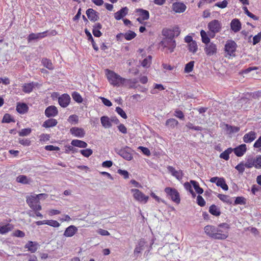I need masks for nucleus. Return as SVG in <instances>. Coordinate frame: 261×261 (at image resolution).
I'll return each instance as SVG.
<instances>
[{
  "mask_svg": "<svg viewBox=\"0 0 261 261\" xmlns=\"http://www.w3.org/2000/svg\"><path fill=\"white\" fill-rule=\"evenodd\" d=\"M230 225L226 223H222L217 226L207 225L204 227L206 234L212 239L218 240H226L229 236Z\"/></svg>",
  "mask_w": 261,
  "mask_h": 261,
  "instance_id": "f257e3e1",
  "label": "nucleus"
},
{
  "mask_svg": "<svg viewBox=\"0 0 261 261\" xmlns=\"http://www.w3.org/2000/svg\"><path fill=\"white\" fill-rule=\"evenodd\" d=\"M106 74L109 83L114 86H119L120 85L124 84L126 82L132 83L131 80L122 77L114 71L108 69L106 70Z\"/></svg>",
  "mask_w": 261,
  "mask_h": 261,
  "instance_id": "f03ea898",
  "label": "nucleus"
},
{
  "mask_svg": "<svg viewBox=\"0 0 261 261\" xmlns=\"http://www.w3.org/2000/svg\"><path fill=\"white\" fill-rule=\"evenodd\" d=\"M43 196H46V195L45 194H39L36 196L31 195L27 197L26 202L34 212L39 211L42 208L39 199Z\"/></svg>",
  "mask_w": 261,
  "mask_h": 261,
  "instance_id": "7ed1b4c3",
  "label": "nucleus"
},
{
  "mask_svg": "<svg viewBox=\"0 0 261 261\" xmlns=\"http://www.w3.org/2000/svg\"><path fill=\"white\" fill-rule=\"evenodd\" d=\"M237 43L232 40H228L224 46V51L226 57L229 58L236 56V51L237 48Z\"/></svg>",
  "mask_w": 261,
  "mask_h": 261,
  "instance_id": "20e7f679",
  "label": "nucleus"
},
{
  "mask_svg": "<svg viewBox=\"0 0 261 261\" xmlns=\"http://www.w3.org/2000/svg\"><path fill=\"white\" fill-rule=\"evenodd\" d=\"M180 33V31L177 26L172 29L165 28L162 30V35L165 37V39H174V38L178 36Z\"/></svg>",
  "mask_w": 261,
  "mask_h": 261,
  "instance_id": "39448f33",
  "label": "nucleus"
},
{
  "mask_svg": "<svg viewBox=\"0 0 261 261\" xmlns=\"http://www.w3.org/2000/svg\"><path fill=\"white\" fill-rule=\"evenodd\" d=\"M164 191L167 195L170 197L172 201L177 204L180 203V195L176 189L171 187H166Z\"/></svg>",
  "mask_w": 261,
  "mask_h": 261,
  "instance_id": "423d86ee",
  "label": "nucleus"
},
{
  "mask_svg": "<svg viewBox=\"0 0 261 261\" xmlns=\"http://www.w3.org/2000/svg\"><path fill=\"white\" fill-rule=\"evenodd\" d=\"M210 35L213 34L214 37L216 33L220 32L222 29V24L218 20L214 19L211 21L207 24Z\"/></svg>",
  "mask_w": 261,
  "mask_h": 261,
  "instance_id": "0eeeda50",
  "label": "nucleus"
},
{
  "mask_svg": "<svg viewBox=\"0 0 261 261\" xmlns=\"http://www.w3.org/2000/svg\"><path fill=\"white\" fill-rule=\"evenodd\" d=\"M130 191L133 193L134 199L136 201L144 204L147 203L149 199V197L148 196H146L141 191L137 189H132Z\"/></svg>",
  "mask_w": 261,
  "mask_h": 261,
  "instance_id": "6e6552de",
  "label": "nucleus"
},
{
  "mask_svg": "<svg viewBox=\"0 0 261 261\" xmlns=\"http://www.w3.org/2000/svg\"><path fill=\"white\" fill-rule=\"evenodd\" d=\"M135 12L139 15V17L137 19V20L140 23H143L144 21L148 20L149 18V12L147 10L139 8L137 9Z\"/></svg>",
  "mask_w": 261,
  "mask_h": 261,
  "instance_id": "1a4fd4ad",
  "label": "nucleus"
},
{
  "mask_svg": "<svg viewBox=\"0 0 261 261\" xmlns=\"http://www.w3.org/2000/svg\"><path fill=\"white\" fill-rule=\"evenodd\" d=\"M164 48H166L170 53L173 52L176 47V42L174 39H164L161 42Z\"/></svg>",
  "mask_w": 261,
  "mask_h": 261,
  "instance_id": "9d476101",
  "label": "nucleus"
},
{
  "mask_svg": "<svg viewBox=\"0 0 261 261\" xmlns=\"http://www.w3.org/2000/svg\"><path fill=\"white\" fill-rule=\"evenodd\" d=\"M71 98L68 94H63L58 97V102L62 108H66L70 103Z\"/></svg>",
  "mask_w": 261,
  "mask_h": 261,
  "instance_id": "9b49d317",
  "label": "nucleus"
},
{
  "mask_svg": "<svg viewBox=\"0 0 261 261\" xmlns=\"http://www.w3.org/2000/svg\"><path fill=\"white\" fill-rule=\"evenodd\" d=\"M204 51L207 56H212L217 52V46L214 43H209L205 45Z\"/></svg>",
  "mask_w": 261,
  "mask_h": 261,
  "instance_id": "f8f14e48",
  "label": "nucleus"
},
{
  "mask_svg": "<svg viewBox=\"0 0 261 261\" xmlns=\"http://www.w3.org/2000/svg\"><path fill=\"white\" fill-rule=\"evenodd\" d=\"M71 134L74 137L83 138L85 135V131L83 128L72 127L70 129Z\"/></svg>",
  "mask_w": 261,
  "mask_h": 261,
  "instance_id": "ddd939ff",
  "label": "nucleus"
},
{
  "mask_svg": "<svg viewBox=\"0 0 261 261\" xmlns=\"http://www.w3.org/2000/svg\"><path fill=\"white\" fill-rule=\"evenodd\" d=\"M186 6L180 2H175L172 4V9L175 13H181L185 11Z\"/></svg>",
  "mask_w": 261,
  "mask_h": 261,
  "instance_id": "4468645a",
  "label": "nucleus"
},
{
  "mask_svg": "<svg viewBox=\"0 0 261 261\" xmlns=\"http://www.w3.org/2000/svg\"><path fill=\"white\" fill-rule=\"evenodd\" d=\"M86 13L88 18L91 21L95 22L99 19L98 13L92 8L87 9Z\"/></svg>",
  "mask_w": 261,
  "mask_h": 261,
  "instance_id": "2eb2a0df",
  "label": "nucleus"
},
{
  "mask_svg": "<svg viewBox=\"0 0 261 261\" xmlns=\"http://www.w3.org/2000/svg\"><path fill=\"white\" fill-rule=\"evenodd\" d=\"M58 114V110L55 106H50L45 110V115L47 117H55Z\"/></svg>",
  "mask_w": 261,
  "mask_h": 261,
  "instance_id": "dca6fc26",
  "label": "nucleus"
},
{
  "mask_svg": "<svg viewBox=\"0 0 261 261\" xmlns=\"http://www.w3.org/2000/svg\"><path fill=\"white\" fill-rule=\"evenodd\" d=\"M234 154L238 157L242 156L247 151L246 145L245 144H241L232 149Z\"/></svg>",
  "mask_w": 261,
  "mask_h": 261,
  "instance_id": "f3484780",
  "label": "nucleus"
},
{
  "mask_svg": "<svg viewBox=\"0 0 261 261\" xmlns=\"http://www.w3.org/2000/svg\"><path fill=\"white\" fill-rule=\"evenodd\" d=\"M130 148L128 147H126L123 149H121L119 150V154L124 159L127 161H130L133 159V155L129 151Z\"/></svg>",
  "mask_w": 261,
  "mask_h": 261,
  "instance_id": "a211bd4d",
  "label": "nucleus"
},
{
  "mask_svg": "<svg viewBox=\"0 0 261 261\" xmlns=\"http://www.w3.org/2000/svg\"><path fill=\"white\" fill-rule=\"evenodd\" d=\"M128 12V9L127 7L121 8L120 10L114 13V18L116 20H119L125 17Z\"/></svg>",
  "mask_w": 261,
  "mask_h": 261,
  "instance_id": "6ab92c4d",
  "label": "nucleus"
},
{
  "mask_svg": "<svg viewBox=\"0 0 261 261\" xmlns=\"http://www.w3.org/2000/svg\"><path fill=\"white\" fill-rule=\"evenodd\" d=\"M39 245L36 242L29 241L24 246V248L27 249L31 253H35L38 249Z\"/></svg>",
  "mask_w": 261,
  "mask_h": 261,
  "instance_id": "aec40b11",
  "label": "nucleus"
},
{
  "mask_svg": "<svg viewBox=\"0 0 261 261\" xmlns=\"http://www.w3.org/2000/svg\"><path fill=\"white\" fill-rule=\"evenodd\" d=\"M241 23L238 19L235 18L231 20L230 22V28L234 32H238L241 30Z\"/></svg>",
  "mask_w": 261,
  "mask_h": 261,
  "instance_id": "412c9836",
  "label": "nucleus"
},
{
  "mask_svg": "<svg viewBox=\"0 0 261 261\" xmlns=\"http://www.w3.org/2000/svg\"><path fill=\"white\" fill-rule=\"evenodd\" d=\"M256 136V134L255 132L250 131L244 136L243 141L247 143H251L255 139Z\"/></svg>",
  "mask_w": 261,
  "mask_h": 261,
  "instance_id": "4be33fe9",
  "label": "nucleus"
},
{
  "mask_svg": "<svg viewBox=\"0 0 261 261\" xmlns=\"http://www.w3.org/2000/svg\"><path fill=\"white\" fill-rule=\"evenodd\" d=\"M77 231V228L74 225H70L66 228L64 236L66 237H72Z\"/></svg>",
  "mask_w": 261,
  "mask_h": 261,
  "instance_id": "5701e85b",
  "label": "nucleus"
},
{
  "mask_svg": "<svg viewBox=\"0 0 261 261\" xmlns=\"http://www.w3.org/2000/svg\"><path fill=\"white\" fill-rule=\"evenodd\" d=\"M37 83L34 82L25 83L22 86V91L25 93H30L32 92L33 89L35 86H37Z\"/></svg>",
  "mask_w": 261,
  "mask_h": 261,
  "instance_id": "b1692460",
  "label": "nucleus"
},
{
  "mask_svg": "<svg viewBox=\"0 0 261 261\" xmlns=\"http://www.w3.org/2000/svg\"><path fill=\"white\" fill-rule=\"evenodd\" d=\"M28 109V106L25 103H18L16 106V110L20 114L27 113Z\"/></svg>",
  "mask_w": 261,
  "mask_h": 261,
  "instance_id": "393cba45",
  "label": "nucleus"
},
{
  "mask_svg": "<svg viewBox=\"0 0 261 261\" xmlns=\"http://www.w3.org/2000/svg\"><path fill=\"white\" fill-rule=\"evenodd\" d=\"M58 123V122L55 119H48L45 121L42 125V126L45 128H49L56 126Z\"/></svg>",
  "mask_w": 261,
  "mask_h": 261,
  "instance_id": "a878e982",
  "label": "nucleus"
},
{
  "mask_svg": "<svg viewBox=\"0 0 261 261\" xmlns=\"http://www.w3.org/2000/svg\"><path fill=\"white\" fill-rule=\"evenodd\" d=\"M71 144L73 146L80 148H86L88 145L87 143L85 141L77 139L73 140L71 142Z\"/></svg>",
  "mask_w": 261,
  "mask_h": 261,
  "instance_id": "bb28decb",
  "label": "nucleus"
},
{
  "mask_svg": "<svg viewBox=\"0 0 261 261\" xmlns=\"http://www.w3.org/2000/svg\"><path fill=\"white\" fill-rule=\"evenodd\" d=\"M13 225L8 223L4 226H0V233L4 234L11 231L13 229Z\"/></svg>",
  "mask_w": 261,
  "mask_h": 261,
  "instance_id": "cd10ccee",
  "label": "nucleus"
},
{
  "mask_svg": "<svg viewBox=\"0 0 261 261\" xmlns=\"http://www.w3.org/2000/svg\"><path fill=\"white\" fill-rule=\"evenodd\" d=\"M209 212L215 216H219L221 214L220 208L215 204H212L210 206Z\"/></svg>",
  "mask_w": 261,
  "mask_h": 261,
  "instance_id": "c85d7f7f",
  "label": "nucleus"
},
{
  "mask_svg": "<svg viewBox=\"0 0 261 261\" xmlns=\"http://www.w3.org/2000/svg\"><path fill=\"white\" fill-rule=\"evenodd\" d=\"M224 125L225 126V130L228 134L237 133L240 129L238 126H231L228 124H225Z\"/></svg>",
  "mask_w": 261,
  "mask_h": 261,
  "instance_id": "c756f323",
  "label": "nucleus"
},
{
  "mask_svg": "<svg viewBox=\"0 0 261 261\" xmlns=\"http://www.w3.org/2000/svg\"><path fill=\"white\" fill-rule=\"evenodd\" d=\"M100 120L102 125L105 128H110L112 126L111 120L108 116H102Z\"/></svg>",
  "mask_w": 261,
  "mask_h": 261,
  "instance_id": "7c9ffc66",
  "label": "nucleus"
},
{
  "mask_svg": "<svg viewBox=\"0 0 261 261\" xmlns=\"http://www.w3.org/2000/svg\"><path fill=\"white\" fill-rule=\"evenodd\" d=\"M233 151L232 148L229 147L224 151L220 154V158L226 161H228L229 159V154Z\"/></svg>",
  "mask_w": 261,
  "mask_h": 261,
  "instance_id": "2f4dec72",
  "label": "nucleus"
},
{
  "mask_svg": "<svg viewBox=\"0 0 261 261\" xmlns=\"http://www.w3.org/2000/svg\"><path fill=\"white\" fill-rule=\"evenodd\" d=\"M165 124L170 128H174L178 124V122L174 118H170L166 120Z\"/></svg>",
  "mask_w": 261,
  "mask_h": 261,
  "instance_id": "473e14b6",
  "label": "nucleus"
},
{
  "mask_svg": "<svg viewBox=\"0 0 261 261\" xmlns=\"http://www.w3.org/2000/svg\"><path fill=\"white\" fill-rule=\"evenodd\" d=\"M216 185L221 187L224 190L227 191L228 189V187L224 178H220L216 182Z\"/></svg>",
  "mask_w": 261,
  "mask_h": 261,
  "instance_id": "72a5a7b5",
  "label": "nucleus"
},
{
  "mask_svg": "<svg viewBox=\"0 0 261 261\" xmlns=\"http://www.w3.org/2000/svg\"><path fill=\"white\" fill-rule=\"evenodd\" d=\"M200 36L201 37L202 42L203 43L207 44L210 43V39L208 37L206 32L205 31H204L203 30H201Z\"/></svg>",
  "mask_w": 261,
  "mask_h": 261,
  "instance_id": "f704fd0d",
  "label": "nucleus"
},
{
  "mask_svg": "<svg viewBox=\"0 0 261 261\" xmlns=\"http://www.w3.org/2000/svg\"><path fill=\"white\" fill-rule=\"evenodd\" d=\"M190 183H191L192 185L193 186V188L198 194H201L203 193V190L200 187L197 181L191 180H190Z\"/></svg>",
  "mask_w": 261,
  "mask_h": 261,
  "instance_id": "c9c22d12",
  "label": "nucleus"
},
{
  "mask_svg": "<svg viewBox=\"0 0 261 261\" xmlns=\"http://www.w3.org/2000/svg\"><path fill=\"white\" fill-rule=\"evenodd\" d=\"M42 63L44 67L49 70H53L54 68L51 61L47 58L42 59Z\"/></svg>",
  "mask_w": 261,
  "mask_h": 261,
  "instance_id": "e433bc0d",
  "label": "nucleus"
},
{
  "mask_svg": "<svg viewBox=\"0 0 261 261\" xmlns=\"http://www.w3.org/2000/svg\"><path fill=\"white\" fill-rule=\"evenodd\" d=\"M195 62L194 61H191L189 63L186 64L184 72L185 73H190L193 70Z\"/></svg>",
  "mask_w": 261,
  "mask_h": 261,
  "instance_id": "4c0bfd02",
  "label": "nucleus"
},
{
  "mask_svg": "<svg viewBox=\"0 0 261 261\" xmlns=\"http://www.w3.org/2000/svg\"><path fill=\"white\" fill-rule=\"evenodd\" d=\"M16 181L22 184H30V179L28 178L27 176L23 175H20L16 178Z\"/></svg>",
  "mask_w": 261,
  "mask_h": 261,
  "instance_id": "58836bf2",
  "label": "nucleus"
},
{
  "mask_svg": "<svg viewBox=\"0 0 261 261\" xmlns=\"http://www.w3.org/2000/svg\"><path fill=\"white\" fill-rule=\"evenodd\" d=\"M152 57L148 56L145 59H144L141 62V65L143 67L148 68L150 67L151 63Z\"/></svg>",
  "mask_w": 261,
  "mask_h": 261,
  "instance_id": "ea45409f",
  "label": "nucleus"
},
{
  "mask_svg": "<svg viewBox=\"0 0 261 261\" xmlns=\"http://www.w3.org/2000/svg\"><path fill=\"white\" fill-rule=\"evenodd\" d=\"M217 197L223 202H225L227 204H231V201L229 197V196L222 194H218L217 195Z\"/></svg>",
  "mask_w": 261,
  "mask_h": 261,
  "instance_id": "a19ab883",
  "label": "nucleus"
},
{
  "mask_svg": "<svg viewBox=\"0 0 261 261\" xmlns=\"http://www.w3.org/2000/svg\"><path fill=\"white\" fill-rule=\"evenodd\" d=\"M136 36V34L132 31H129L124 34V37L126 40H131L135 38Z\"/></svg>",
  "mask_w": 261,
  "mask_h": 261,
  "instance_id": "79ce46f5",
  "label": "nucleus"
},
{
  "mask_svg": "<svg viewBox=\"0 0 261 261\" xmlns=\"http://www.w3.org/2000/svg\"><path fill=\"white\" fill-rule=\"evenodd\" d=\"M41 39L40 33H31L28 37V40L30 42L32 40Z\"/></svg>",
  "mask_w": 261,
  "mask_h": 261,
  "instance_id": "37998d69",
  "label": "nucleus"
},
{
  "mask_svg": "<svg viewBox=\"0 0 261 261\" xmlns=\"http://www.w3.org/2000/svg\"><path fill=\"white\" fill-rule=\"evenodd\" d=\"M72 97L74 101L78 103H82L83 101L81 95L77 92H74L72 94Z\"/></svg>",
  "mask_w": 261,
  "mask_h": 261,
  "instance_id": "c03bdc74",
  "label": "nucleus"
},
{
  "mask_svg": "<svg viewBox=\"0 0 261 261\" xmlns=\"http://www.w3.org/2000/svg\"><path fill=\"white\" fill-rule=\"evenodd\" d=\"M191 185L192 184H191V183H190V182H185L184 186V188L192 194L193 197H195L196 196V194L194 193V192L193 191V190H192Z\"/></svg>",
  "mask_w": 261,
  "mask_h": 261,
  "instance_id": "a18cd8bd",
  "label": "nucleus"
},
{
  "mask_svg": "<svg viewBox=\"0 0 261 261\" xmlns=\"http://www.w3.org/2000/svg\"><path fill=\"white\" fill-rule=\"evenodd\" d=\"M188 47L189 51L193 53H196L197 50V45L195 41L189 44Z\"/></svg>",
  "mask_w": 261,
  "mask_h": 261,
  "instance_id": "49530a36",
  "label": "nucleus"
},
{
  "mask_svg": "<svg viewBox=\"0 0 261 261\" xmlns=\"http://www.w3.org/2000/svg\"><path fill=\"white\" fill-rule=\"evenodd\" d=\"M254 167L256 169H261V155H257L253 159Z\"/></svg>",
  "mask_w": 261,
  "mask_h": 261,
  "instance_id": "de8ad7c7",
  "label": "nucleus"
},
{
  "mask_svg": "<svg viewBox=\"0 0 261 261\" xmlns=\"http://www.w3.org/2000/svg\"><path fill=\"white\" fill-rule=\"evenodd\" d=\"M32 129L30 128H23L18 133L19 136H27L31 134Z\"/></svg>",
  "mask_w": 261,
  "mask_h": 261,
  "instance_id": "09e8293b",
  "label": "nucleus"
},
{
  "mask_svg": "<svg viewBox=\"0 0 261 261\" xmlns=\"http://www.w3.org/2000/svg\"><path fill=\"white\" fill-rule=\"evenodd\" d=\"M11 122H14L13 118L12 117L11 115L9 114H5L3 118V123H10Z\"/></svg>",
  "mask_w": 261,
  "mask_h": 261,
  "instance_id": "8fccbe9b",
  "label": "nucleus"
},
{
  "mask_svg": "<svg viewBox=\"0 0 261 261\" xmlns=\"http://www.w3.org/2000/svg\"><path fill=\"white\" fill-rule=\"evenodd\" d=\"M46 225L55 228L60 226V224L57 221L54 220H46Z\"/></svg>",
  "mask_w": 261,
  "mask_h": 261,
  "instance_id": "3c124183",
  "label": "nucleus"
},
{
  "mask_svg": "<svg viewBox=\"0 0 261 261\" xmlns=\"http://www.w3.org/2000/svg\"><path fill=\"white\" fill-rule=\"evenodd\" d=\"M81 153L85 157L88 158L93 153V151L91 149L88 148L80 150Z\"/></svg>",
  "mask_w": 261,
  "mask_h": 261,
  "instance_id": "603ef678",
  "label": "nucleus"
},
{
  "mask_svg": "<svg viewBox=\"0 0 261 261\" xmlns=\"http://www.w3.org/2000/svg\"><path fill=\"white\" fill-rule=\"evenodd\" d=\"M246 204V199L242 196L237 197L236 198V200L234 201V205H238V204Z\"/></svg>",
  "mask_w": 261,
  "mask_h": 261,
  "instance_id": "864d4df0",
  "label": "nucleus"
},
{
  "mask_svg": "<svg viewBox=\"0 0 261 261\" xmlns=\"http://www.w3.org/2000/svg\"><path fill=\"white\" fill-rule=\"evenodd\" d=\"M186 126L187 128H188L190 129H193L197 131H201L202 129V128L201 127L199 126H194L193 124L191 122H188Z\"/></svg>",
  "mask_w": 261,
  "mask_h": 261,
  "instance_id": "5fc2aeb1",
  "label": "nucleus"
},
{
  "mask_svg": "<svg viewBox=\"0 0 261 261\" xmlns=\"http://www.w3.org/2000/svg\"><path fill=\"white\" fill-rule=\"evenodd\" d=\"M116 111L123 118H124V119L127 118V115H126L125 112L120 107H116Z\"/></svg>",
  "mask_w": 261,
  "mask_h": 261,
  "instance_id": "6e6d98bb",
  "label": "nucleus"
},
{
  "mask_svg": "<svg viewBox=\"0 0 261 261\" xmlns=\"http://www.w3.org/2000/svg\"><path fill=\"white\" fill-rule=\"evenodd\" d=\"M13 236L18 238H23L25 236V233L23 231L19 229L15 230L13 233Z\"/></svg>",
  "mask_w": 261,
  "mask_h": 261,
  "instance_id": "4d7b16f0",
  "label": "nucleus"
},
{
  "mask_svg": "<svg viewBox=\"0 0 261 261\" xmlns=\"http://www.w3.org/2000/svg\"><path fill=\"white\" fill-rule=\"evenodd\" d=\"M40 142H46L49 140L50 136L48 134H42L39 137Z\"/></svg>",
  "mask_w": 261,
  "mask_h": 261,
  "instance_id": "13d9d810",
  "label": "nucleus"
},
{
  "mask_svg": "<svg viewBox=\"0 0 261 261\" xmlns=\"http://www.w3.org/2000/svg\"><path fill=\"white\" fill-rule=\"evenodd\" d=\"M19 143L23 146H30L31 145V141L29 139H19Z\"/></svg>",
  "mask_w": 261,
  "mask_h": 261,
  "instance_id": "bf43d9fd",
  "label": "nucleus"
},
{
  "mask_svg": "<svg viewBox=\"0 0 261 261\" xmlns=\"http://www.w3.org/2000/svg\"><path fill=\"white\" fill-rule=\"evenodd\" d=\"M197 203L200 206H204L205 205V201L204 199L199 195L197 197Z\"/></svg>",
  "mask_w": 261,
  "mask_h": 261,
  "instance_id": "052dcab7",
  "label": "nucleus"
},
{
  "mask_svg": "<svg viewBox=\"0 0 261 261\" xmlns=\"http://www.w3.org/2000/svg\"><path fill=\"white\" fill-rule=\"evenodd\" d=\"M261 40V31L253 38V44L255 45L259 43Z\"/></svg>",
  "mask_w": 261,
  "mask_h": 261,
  "instance_id": "680f3d73",
  "label": "nucleus"
},
{
  "mask_svg": "<svg viewBox=\"0 0 261 261\" xmlns=\"http://www.w3.org/2000/svg\"><path fill=\"white\" fill-rule=\"evenodd\" d=\"M68 121L70 123L74 122L75 123H77L79 121L78 116L76 115H71L69 117Z\"/></svg>",
  "mask_w": 261,
  "mask_h": 261,
  "instance_id": "e2e57ef3",
  "label": "nucleus"
},
{
  "mask_svg": "<svg viewBox=\"0 0 261 261\" xmlns=\"http://www.w3.org/2000/svg\"><path fill=\"white\" fill-rule=\"evenodd\" d=\"M227 4H228L227 1L226 0H224L221 2H218V3H216L215 6L220 8L223 9L227 7Z\"/></svg>",
  "mask_w": 261,
  "mask_h": 261,
  "instance_id": "0e129e2a",
  "label": "nucleus"
},
{
  "mask_svg": "<svg viewBox=\"0 0 261 261\" xmlns=\"http://www.w3.org/2000/svg\"><path fill=\"white\" fill-rule=\"evenodd\" d=\"M45 149L47 151H59L60 148L58 146H54L52 145H46L44 147Z\"/></svg>",
  "mask_w": 261,
  "mask_h": 261,
  "instance_id": "69168bd1",
  "label": "nucleus"
},
{
  "mask_svg": "<svg viewBox=\"0 0 261 261\" xmlns=\"http://www.w3.org/2000/svg\"><path fill=\"white\" fill-rule=\"evenodd\" d=\"M138 149H140L142 151V152L147 156H149L151 154L149 149L147 147L143 146H139L138 147Z\"/></svg>",
  "mask_w": 261,
  "mask_h": 261,
  "instance_id": "338daca9",
  "label": "nucleus"
},
{
  "mask_svg": "<svg viewBox=\"0 0 261 261\" xmlns=\"http://www.w3.org/2000/svg\"><path fill=\"white\" fill-rule=\"evenodd\" d=\"M245 165L241 163L236 166V169L241 173L244 172L245 170Z\"/></svg>",
  "mask_w": 261,
  "mask_h": 261,
  "instance_id": "774afa93",
  "label": "nucleus"
}]
</instances>
